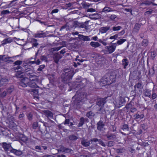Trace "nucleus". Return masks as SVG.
Wrapping results in <instances>:
<instances>
[{
	"label": "nucleus",
	"instance_id": "nucleus-50",
	"mask_svg": "<svg viewBox=\"0 0 157 157\" xmlns=\"http://www.w3.org/2000/svg\"><path fill=\"white\" fill-rule=\"evenodd\" d=\"M98 37L97 36H94L92 37V39L95 41H96Z\"/></svg>",
	"mask_w": 157,
	"mask_h": 157
},
{
	"label": "nucleus",
	"instance_id": "nucleus-11",
	"mask_svg": "<svg viewBox=\"0 0 157 157\" xmlns=\"http://www.w3.org/2000/svg\"><path fill=\"white\" fill-rule=\"evenodd\" d=\"M91 142H96L97 141H98V143L102 146H105V144L101 140H98L96 138H94L91 139Z\"/></svg>",
	"mask_w": 157,
	"mask_h": 157
},
{
	"label": "nucleus",
	"instance_id": "nucleus-16",
	"mask_svg": "<svg viewBox=\"0 0 157 157\" xmlns=\"http://www.w3.org/2000/svg\"><path fill=\"white\" fill-rule=\"evenodd\" d=\"M134 117L136 119H141L144 117V115L143 114L140 115L139 114L136 113L134 115Z\"/></svg>",
	"mask_w": 157,
	"mask_h": 157
},
{
	"label": "nucleus",
	"instance_id": "nucleus-45",
	"mask_svg": "<svg viewBox=\"0 0 157 157\" xmlns=\"http://www.w3.org/2000/svg\"><path fill=\"white\" fill-rule=\"evenodd\" d=\"M13 87L10 88L8 89V92L10 93L13 91Z\"/></svg>",
	"mask_w": 157,
	"mask_h": 157
},
{
	"label": "nucleus",
	"instance_id": "nucleus-19",
	"mask_svg": "<svg viewBox=\"0 0 157 157\" xmlns=\"http://www.w3.org/2000/svg\"><path fill=\"white\" fill-rule=\"evenodd\" d=\"M121 28L120 26H114L113 27L112 29L113 31H116L120 30Z\"/></svg>",
	"mask_w": 157,
	"mask_h": 157
},
{
	"label": "nucleus",
	"instance_id": "nucleus-6",
	"mask_svg": "<svg viewBox=\"0 0 157 157\" xmlns=\"http://www.w3.org/2000/svg\"><path fill=\"white\" fill-rule=\"evenodd\" d=\"M110 27L109 26H106L105 27H102L100 28L99 30V34L100 33H105L107 31L109 30Z\"/></svg>",
	"mask_w": 157,
	"mask_h": 157
},
{
	"label": "nucleus",
	"instance_id": "nucleus-17",
	"mask_svg": "<svg viewBox=\"0 0 157 157\" xmlns=\"http://www.w3.org/2000/svg\"><path fill=\"white\" fill-rule=\"evenodd\" d=\"M16 0H13L11 2L7 5L5 8H10L13 6H14L15 4V2Z\"/></svg>",
	"mask_w": 157,
	"mask_h": 157
},
{
	"label": "nucleus",
	"instance_id": "nucleus-44",
	"mask_svg": "<svg viewBox=\"0 0 157 157\" xmlns=\"http://www.w3.org/2000/svg\"><path fill=\"white\" fill-rule=\"evenodd\" d=\"M58 11H59V10L58 9H54V10H52V13H57L58 12Z\"/></svg>",
	"mask_w": 157,
	"mask_h": 157
},
{
	"label": "nucleus",
	"instance_id": "nucleus-46",
	"mask_svg": "<svg viewBox=\"0 0 157 157\" xmlns=\"http://www.w3.org/2000/svg\"><path fill=\"white\" fill-rule=\"evenodd\" d=\"M152 98L153 99H155L156 97V94L155 93L153 94H152Z\"/></svg>",
	"mask_w": 157,
	"mask_h": 157
},
{
	"label": "nucleus",
	"instance_id": "nucleus-62",
	"mask_svg": "<svg viewBox=\"0 0 157 157\" xmlns=\"http://www.w3.org/2000/svg\"><path fill=\"white\" fill-rule=\"evenodd\" d=\"M98 41H99L100 42V43H102V42H103V41L101 39H100V40H98Z\"/></svg>",
	"mask_w": 157,
	"mask_h": 157
},
{
	"label": "nucleus",
	"instance_id": "nucleus-5",
	"mask_svg": "<svg viewBox=\"0 0 157 157\" xmlns=\"http://www.w3.org/2000/svg\"><path fill=\"white\" fill-rule=\"evenodd\" d=\"M13 41V39L11 37H9L7 39H5L2 42V44L3 45L5 44L10 43L12 42Z\"/></svg>",
	"mask_w": 157,
	"mask_h": 157
},
{
	"label": "nucleus",
	"instance_id": "nucleus-27",
	"mask_svg": "<svg viewBox=\"0 0 157 157\" xmlns=\"http://www.w3.org/2000/svg\"><path fill=\"white\" fill-rule=\"evenodd\" d=\"M118 37V34H116L114 35L111 36L109 39L111 40H115Z\"/></svg>",
	"mask_w": 157,
	"mask_h": 157
},
{
	"label": "nucleus",
	"instance_id": "nucleus-15",
	"mask_svg": "<svg viewBox=\"0 0 157 157\" xmlns=\"http://www.w3.org/2000/svg\"><path fill=\"white\" fill-rule=\"evenodd\" d=\"M10 151L11 152L14 153L17 155H19L21 154V151L17 150L15 149L11 150Z\"/></svg>",
	"mask_w": 157,
	"mask_h": 157
},
{
	"label": "nucleus",
	"instance_id": "nucleus-25",
	"mask_svg": "<svg viewBox=\"0 0 157 157\" xmlns=\"http://www.w3.org/2000/svg\"><path fill=\"white\" fill-rule=\"evenodd\" d=\"M9 144H7L6 143H3V147L5 149L7 150L10 147Z\"/></svg>",
	"mask_w": 157,
	"mask_h": 157
},
{
	"label": "nucleus",
	"instance_id": "nucleus-52",
	"mask_svg": "<svg viewBox=\"0 0 157 157\" xmlns=\"http://www.w3.org/2000/svg\"><path fill=\"white\" fill-rule=\"evenodd\" d=\"M57 157H65V156L63 155H57Z\"/></svg>",
	"mask_w": 157,
	"mask_h": 157
},
{
	"label": "nucleus",
	"instance_id": "nucleus-32",
	"mask_svg": "<svg viewBox=\"0 0 157 157\" xmlns=\"http://www.w3.org/2000/svg\"><path fill=\"white\" fill-rule=\"evenodd\" d=\"M10 13V11L8 10H5L2 11L1 12V14H5Z\"/></svg>",
	"mask_w": 157,
	"mask_h": 157
},
{
	"label": "nucleus",
	"instance_id": "nucleus-22",
	"mask_svg": "<svg viewBox=\"0 0 157 157\" xmlns=\"http://www.w3.org/2000/svg\"><path fill=\"white\" fill-rule=\"evenodd\" d=\"M151 91L148 90H146L145 92V95L149 97L151 96Z\"/></svg>",
	"mask_w": 157,
	"mask_h": 157
},
{
	"label": "nucleus",
	"instance_id": "nucleus-3",
	"mask_svg": "<svg viewBox=\"0 0 157 157\" xmlns=\"http://www.w3.org/2000/svg\"><path fill=\"white\" fill-rule=\"evenodd\" d=\"M97 126L98 129L100 131H103L105 129V125L101 121L98 122Z\"/></svg>",
	"mask_w": 157,
	"mask_h": 157
},
{
	"label": "nucleus",
	"instance_id": "nucleus-9",
	"mask_svg": "<svg viewBox=\"0 0 157 157\" xmlns=\"http://www.w3.org/2000/svg\"><path fill=\"white\" fill-rule=\"evenodd\" d=\"M114 103L117 107H120L124 104V102L122 101V100H121L120 99L119 101H118V102H116V104Z\"/></svg>",
	"mask_w": 157,
	"mask_h": 157
},
{
	"label": "nucleus",
	"instance_id": "nucleus-47",
	"mask_svg": "<svg viewBox=\"0 0 157 157\" xmlns=\"http://www.w3.org/2000/svg\"><path fill=\"white\" fill-rule=\"evenodd\" d=\"M110 17L111 19H113L116 18V16L115 15H111Z\"/></svg>",
	"mask_w": 157,
	"mask_h": 157
},
{
	"label": "nucleus",
	"instance_id": "nucleus-28",
	"mask_svg": "<svg viewBox=\"0 0 157 157\" xmlns=\"http://www.w3.org/2000/svg\"><path fill=\"white\" fill-rule=\"evenodd\" d=\"M15 70L16 72H20L21 70V67L19 66H18L16 68Z\"/></svg>",
	"mask_w": 157,
	"mask_h": 157
},
{
	"label": "nucleus",
	"instance_id": "nucleus-35",
	"mask_svg": "<svg viewBox=\"0 0 157 157\" xmlns=\"http://www.w3.org/2000/svg\"><path fill=\"white\" fill-rule=\"evenodd\" d=\"M25 71L26 72V74L28 75L32 74L33 72V71L30 70Z\"/></svg>",
	"mask_w": 157,
	"mask_h": 157
},
{
	"label": "nucleus",
	"instance_id": "nucleus-41",
	"mask_svg": "<svg viewBox=\"0 0 157 157\" xmlns=\"http://www.w3.org/2000/svg\"><path fill=\"white\" fill-rule=\"evenodd\" d=\"M123 130H128V126L127 125L125 124L123 126Z\"/></svg>",
	"mask_w": 157,
	"mask_h": 157
},
{
	"label": "nucleus",
	"instance_id": "nucleus-30",
	"mask_svg": "<svg viewBox=\"0 0 157 157\" xmlns=\"http://www.w3.org/2000/svg\"><path fill=\"white\" fill-rule=\"evenodd\" d=\"M27 139V137L23 135L21 136V140L24 142H25L26 141Z\"/></svg>",
	"mask_w": 157,
	"mask_h": 157
},
{
	"label": "nucleus",
	"instance_id": "nucleus-40",
	"mask_svg": "<svg viewBox=\"0 0 157 157\" xmlns=\"http://www.w3.org/2000/svg\"><path fill=\"white\" fill-rule=\"evenodd\" d=\"M31 62L33 63H36L38 65L40 63V61L38 59L35 62V61H31Z\"/></svg>",
	"mask_w": 157,
	"mask_h": 157
},
{
	"label": "nucleus",
	"instance_id": "nucleus-13",
	"mask_svg": "<svg viewBox=\"0 0 157 157\" xmlns=\"http://www.w3.org/2000/svg\"><path fill=\"white\" fill-rule=\"evenodd\" d=\"M79 36L80 38L83 40L89 41L90 40L89 36L81 35H79Z\"/></svg>",
	"mask_w": 157,
	"mask_h": 157
},
{
	"label": "nucleus",
	"instance_id": "nucleus-48",
	"mask_svg": "<svg viewBox=\"0 0 157 157\" xmlns=\"http://www.w3.org/2000/svg\"><path fill=\"white\" fill-rule=\"evenodd\" d=\"M113 142L110 141L109 142L108 145L109 146H111L113 145Z\"/></svg>",
	"mask_w": 157,
	"mask_h": 157
},
{
	"label": "nucleus",
	"instance_id": "nucleus-31",
	"mask_svg": "<svg viewBox=\"0 0 157 157\" xmlns=\"http://www.w3.org/2000/svg\"><path fill=\"white\" fill-rule=\"evenodd\" d=\"M22 62L21 60H17L14 63V64L16 65H19L21 64Z\"/></svg>",
	"mask_w": 157,
	"mask_h": 157
},
{
	"label": "nucleus",
	"instance_id": "nucleus-58",
	"mask_svg": "<svg viewBox=\"0 0 157 157\" xmlns=\"http://www.w3.org/2000/svg\"><path fill=\"white\" fill-rule=\"evenodd\" d=\"M125 32V31L124 30H122L121 32L120 33H121V35L123 34Z\"/></svg>",
	"mask_w": 157,
	"mask_h": 157
},
{
	"label": "nucleus",
	"instance_id": "nucleus-38",
	"mask_svg": "<svg viewBox=\"0 0 157 157\" xmlns=\"http://www.w3.org/2000/svg\"><path fill=\"white\" fill-rule=\"evenodd\" d=\"M156 55V52H153L151 53V57L154 58Z\"/></svg>",
	"mask_w": 157,
	"mask_h": 157
},
{
	"label": "nucleus",
	"instance_id": "nucleus-33",
	"mask_svg": "<svg viewBox=\"0 0 157 157\" xmlns=\"http://www.w3.org/2000/svg\"><path fill=\"white\" fill-rule=\"evenodd\" d=\"M78 137L72 135L70 137V139L71 140H75L77 139Z\"/></svg>",
	"mask_w": 157,
	"mask_h": 157
},
{
	"label": "nucleus",
	"instance_id": "nucleus-53",
	"mask_svg": "<svg viewBox=\"0 0 157 157\" xmlns=\"http://www.w3.org/2000/svg\"><path fill=\"white\" fill-rule=\"evenodd\" d=\"M69 122V120H66L65 122V124H68Z\"/></svg>",
	"mask_w": 157,
	"mask_h": 157
},
{
	"label": "nucleus",
	"instance_id": "nucleus-64",
	"mask_svg": "<svg viewBox=\"0 0 157 157\" xmlns=\"http://www.w3.org/2000/svg\"><path fill=\"white\" fill-rule=\"evenodd\" d=\"M49 114L50 116H52V114L51 112H49Z\"/></svg>",
	"mask_w": 157,
	"mask_h": 157
},
{
	"label": "nucleus",
	"instance_id": "nucleus-18",
	"mask_svg": "<svg viewBox=\"0 0 157 157\" xmlns=\"http://www.w3.org/2000/svg\"><path fill=\"white\" fill-rule=\"evenodd\" d=\"M82 144L85 146H88L90 144V143L89 142H86L84 140H82Z\"/></svg>",
	"mask_w": 157,
	"mask_h": 157
},
{
	"label": "nucleus",
	"instance_id": "nucleus-63",
	"mask_svg": "<svg viewBox=\"0 0 157 157\" xmlns=\"http://www.w3.org/2000/svg\"><path fill=\"white\" fill-rule=\"evenodd\" d=\"M154 107H155V108H156L157 109V104H156L155 106H154Z\"/></svg>",
	"mask_w": 157,
	"mask_h": 157
},
{
	"label": "nucleus",
	"instance_id": "nucleus-36",
	"mask_svg": "<svg viewBox=\"0 0 157 157\" xmlns=\"http://www.w3.org/2000/svg\"><path fill=\"white\" fill-rule=\"evenodd\" d=\"M142 44L144 45H146L148 44V41L147 40H144L142 42Z\"/></svg>",
	"mask_w": 157,
	"mask_h": 157
},
{
	"label": "nucleus",
	"instance_id": "nucleus-49",
	"mask_svg": "<svg viewBox=\"0 0 157 157\" xmlns=\"http://www.w3.org/2000/svg\"><path fill=\"white\" fill-rule=\"evenodd\" d=\"M24 116V115L23 114V113H22V114H20L19 115V118H20V119H21V118H23Z\"/></svg>",
	"mask_w": 157,
	"mask_h": 157
},
{
	"label": "nucleus",
	"instance_id": "nucleus-2",
	"mask_svg": "<svg viewBox=\"0 0 157 157\" xmlns=\"http://www.w3.org/2000/svg\"><path fill=\"white\" fill-rule=\"evenodd\" d=\"M117 46V44L112 43L110 45L105 47V51L107 53H111L115 50Z\"/></svg>",
	"mask_w": 157,
	"mask_h": 157
},
{
	"label": "nucleus",
	"instance_id": "nucleus-14",
	"mask_svg": "<svg viewBox=\"0 0 157 157\" xmlns=\"http://www.w3.org/2000/svg\"><path fill=\"white\" fill-rule=\"evenodd\" d=\"M113 11L111 8L108 7H105L102 10V12L105 13L112 12Z\"/></svg>",
	"mask_w": 157,
	"mask_h": 157
},
{
	"label": "nucleus",
	"instance_id": "nucleus-59",
	"mask_svg": "<svg viewBox=\"0 0 157 157\" xmlns=\"http://www.w3.org/2000/svg\"><path fill=\"white\" fill-rule=\"evenodd\" d=\"M125 10L127 12H129L130 11V10L128 9H125Z\"/></svg>",
	"mask_w": 157,
	"mask_h": 157
},
{
	"label": "nucleus",
	"instance_id": "nucleus-61",
	"mask_svg": "<svg viewBox=\"0 0 157 157\" xmlns=\"http://www.w3.org/2000/svg\"><path fill=\"white\" fill-rule=\"evenodd\" d=\"M80 157H86V156L85 155H81Z\"/></svg>",
	"mask_w": 157,
	"mask_h": 157
},
{
	"label": "nucleus",
	"instance_id": "nucleus-24",
	"mask_svg": "<svg viewBox=\"0 0 157 157\" xmlns=\"http://www.w3.org/2000/svg\"><path fill=\"white\" fill-rule=\"evenodd\" d=\"M94 116V113L92 112H90L87 113L86 116L89 118H91Z\"/></svg>",
	"mask_w": 157,
	"mask_h": 157
},
{
	"label": "nucleus",
	"instance_id": "nucleus-51",
	"mask_svg": "<svg viewBox=\"0 0 157 157\" xmlns=\"http://www.w3.org/2000/svg\"><path fill=\"white\" fill-rule=\"evenodd\" d=\"M36 149L38 150L37 151H39L40 150V147L38 146H36Z\"/></svg>",
	"mask_w": 157,
	"mask_h": 157
},
{
	"label": "nucleus",
	"instance_id": "nucleus-8",
	"mask_svg": "<svg viewBox=\"0 0 157 157\" xmlns=\"http://www.w3.org/2000/svg\"><path fill=\"white\" fill-rule=\"evenodd\" d=\"M113 81H112L111 82L109 81L108 82L106 80H104L103 79H102L101 80V82H100V85L103 86H105V85H109L112 83Z\"/></svg>",
	"mask_w": 157,
	"mask_h": 157
},
{
	"label": "nucleus",
	"instance_id": "nucleus-37",
	"mask_svg": "<svg viewBox=\"0 0 157 157\" xmlns=\"http://www.w3.org/2000/svg\"><path fill=\"white\" fill-rule=\"evenodd\" d=\"M33 41L34 42V43H33V46L35 47L38 44L36 40L35 39H33Z\"/></svg>",
	"mask_w": 157,
	"mask_h": 157
},
{
	"label": "nucleus",
	"instance_id": "nucleus-34",
	"mask_svg": "<svg viewBox=\"0 0 157 157\" xmlns=\"http://www.w3.org/2000/svg\"><path fill=\"white\" fill-rule=\"evenodd\" d=\"M45 66V65H44L40 66L39 67L38 69V70L41 71L44 68Z\"/></svg>",
	"mask_w": 157,
	"mask_h": 157
},
{
	"label": "nucleus",
	"instance_id": "nucleus-54",
	"mask_svg": "<svg viewBox=\"0 0 157 157\" xmlns=\"http://www.w3.org/2000/svg\"><path fill=\"white\" fill-rule=\"evenodd\" d=\"M6 94V92H4L2 94V96H5Z\"/></svg>",
	"mask_w": 157,
	"mask_h": 157
},
{
	"label": "nucleus",
	"instance_id": "nucleus-7",
	"mask_svg": "<svg viewBox=\"0 0 157 157\" xmlns=\"http://www.w3.org/2000/svg\"><path fill=\"white\" fill-rule=\"evenodd\" d=\"M31 93L33 95L34 98H38V90L36 89H32L31 90Z\"/></svg>",
	"mask_w": 157,
	"mask_h": 157
},
{
	"label": "nucleus",
	"instance_id": "nucleus-57",
	"mask_svg": "<svg viewBox=\"0 0 157 157\" xmlns=\"http://www.w3.org/2000/svg\"><path fill=\"white\" fill-rule=\"evenodd\" d=\"M32 117V115L30 114H29V116H28L29 119H31V118Z\"/></svg>",
	"mask_w": 157,
	"mask_h": 157
},
{
	"label": "nucleus",
	"instance_id": "nucleus-1",
	"mask_svg": "<svg viewBox=\"0 0 157 157\" xmlns=\"http://www.w3.org/2000/svg\"><path fill=\"white\" fill-rule=\"evenodd\" d=\"M30 80L28 78H25L21 80L20 85L23 87H25L29 86L31 87H36V84L38 82L35 76L31 75L29 76Z\"/></svg>",
	"mask_w": 157,
	"mask_h": 157
},
{
	"label": "nucleus",
	"instance_id": "nucleus-43",
	"mask_svg": "<svg viewBox=\"0 0 157 157\" xmlns=\"http://www.w3.org/2000/svg\"><path fill=\"white\" fill-rule=\"evenodd\" d=\"M136 111V109L135 108H132L131 109V111L132 112H134Z\"/></svg>",
	"mask_w": 157,
	"mask_h": 157
},
{
	"label": "nucleus",
	"instance_id": "nucleus-29",
	"mask_svg": "<svg viewBox=\"0 0 157 157\" xmlns=\"http://www.w3.org/2000/svg\"><path fill=\"white\" fill-rule=\"evenodd\" d=\"M140 25L139 24L137 23L136 24L134 29H136V30H138L139 28H140Z\"/></svg>",
	"mask_w": 157,
	"mask_h": 157
},
{
	"label": "nucleus",
	"instance_id": "nucleus-20",
	"mask_svg": "<svg viewBox=\"0 0 157 157\" xmlns=\"http://www.w3.org/2000/svg\"><path fill=\"white\" fill-rule=\"evenodd\" d=\"M126 41V39H121L119 40L117 42V44L118 45H121L123 43Z\"/></svg>",
	"mask_w": 157,
	"mask_h": 157
},
{
	"label": "nucleus",
	"instance_id": "nucleus-39",
	"mask_svg": "<svg viewBox=\"0 0 157 157\" xmlns=\"http://www.w3.org/2000/svg\"><path fill=\"white\" fill-rule=\"evenodd\" d=\"M100 100L101 101H102V103L100 104L99 102H98L97 103L98 105H99V106H101L102 105H103L105 103V102L103 101V99H101Z\"/></svg>",
	"mask_w": 157,
	"mask_h": 157
},
{
	"label": "nucleus",
	"instance_id": "nucleus-21",
	"mask_svg": "<svg viewBox=\"0 0 157 157\" xmlns=\"http://www.w3.org/2000/svg\"><path fill=\"white\" fill-rule=\"evenodd\" d=\"M143 88L142 85L141 83H138L135 86V90H136V88L138 89H141Z\"/></svg>",
	"mask_w": 157,
	"mask_h": 157
},
{
	"label": "nucleus",
	"instance_id": "nucleus-26",
	"mask_svg": "<svg viewBox=\"0 0 157 157\" xmlns=\"http://www.w3.org/2000/svg\"><path fill=\"white\" fill-rule=\"evenodd\" d=\"M84 122V119L83 117L81 118L80 120V121L78 124L79 126H82Z\"/></svg>",
	"mask_w": 157,
	"mask_h": 157
},
{
	"label": "nucleus",
	"instance_id": "nucleus-42",
	"mask_svg": "<svg viewBox=\"0 0 157 157\" xmlns=\"http://www.w3.org/2000/svg\"><path fill=\"white\" fill-rule=\"evenodd\" d=\"M87 11L88 12H95V10L93 9L90 8L88 9L87 10Z\"/></svg>",
	"mask_w": 157,
	"mask_h": 157
},
{
	"label": "nucleus",
	"instance_id": "nucleus-56",
	"mask_svg": "<svg viewBox=\"0 0 157 157\" xmlns=\"http://www.w3.org/2000/svg\"><path fill=\"white\" fill-rule=\"evenodd\" d=\"M102 43L104 46H106L107 45V43L106 42H104L103 41Z\"/></svg>",
	"mask_w": 157,
	"mask_h": 157
},
{
	"label": "nucleus",
	"instance_id": "nucleus-12",
	"mask_svg": "<svg viewBox=\"0 0 157 157\" xmlns=\"http://www.w3.org/2000/svg\"><path fill=\"white\" fill-rule=\"evenodd\" d=\"M90 45L93 47L97 48L99 47L101 44L98 42H91L90 43Z\"/></svg>",
	"mask_w": 157,
	"mask_h": 157
},
{
	"label": "nucleus",
	"instance_id": "nucleus-23",
	"mask_svg": "<svg viewBox=\"0 0 157 157\" xmlns=\"http://www.w3.org/2000/svg\"><path fill=\"white\" fill-rule=\"evenodd\" d=\"M123 64L124 65V68H125L128 65V63L127 61V60L124 59L123 60Z\"/></svg>",
	"mask_w": 157,
	"mask_h": 157
},
{
	"label": "nucleus",
	"instance_id": "nucleus-60",
	"mask_svg": "<svg viewBox=\"0 0 157 157\" xmlns=\"http://www.w3.org/2000/svg\"><path fill=\"white\" fill-rule=\"evenodd\" d=\"M131 105L130 104H129L128 105H127L126 107L127 108H128L130 107Z\"/></svg>",
	"mask_w": 157,
	"mask_h": 157
},
{
	"label": "nucleus",
	"instance_id": "nucleus-10",
	"mask_svg": "<svg viewBox=\"0 0 157 157\" xmlns=\"http://www.w3.org/2000/svg\"><path fill=\"white\" fill-rule=\"evenodd\" d=\"M8 82L7 79L5 78H1L0 79V86H1L4 84H6Z\"/></svg>",
	"mask_w": 157,
	"mask_h": 157
},
{
	"label": "nucleus",
	"instance_id": "nucleus-4",
	"mask_svg": "<svg viewBox=\"0 0 157 157\" xmlns=\"http://www.w3.org/2000/svg\"><path fill=\"white\" fill-rule=\"evenodd\" d=\"M18 56H13L12 57H8V56H3L2 57V59L3 61L5 62H10V61H11V59H15V58L17 57Z\"/></svg>",
	"mask_w": 157,
	"mask_h": 157
},
{
	"label": "nucleus",
	"instance_id": "nucleus-55",
	"mask_svg": "<svg viewBox=\"0 0 157 157\" xmlns=\"http://www.w3.org/2000/svg\"><path fill=\"white\" fill-rule=\"evenodd\" d=\"M43 157H54V156L52 155H46L44 156Z\"/></svg>",
	"mask_w": 157,
	"mask_h": 157
}]
</instances>
